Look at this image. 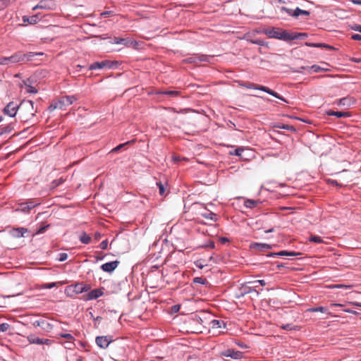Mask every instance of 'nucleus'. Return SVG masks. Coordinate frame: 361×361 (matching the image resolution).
I'll return each instance as SVG.
<instances>
[{
  "label": "nucleus",
  "mask_w": 361,
  "mask_h": 361,
  "mask_svg": "<svg viewBox=\"0 0 361 361\" xmlns=\"http://www.w3.org/2000/svg\"><path fill=\"white\" fill-rule=\"evenodd\" d=\"M264 33L269 38H275L282 40H288V39H293V37L289 36V32L286 30H281L279 28L272 27L264 30Z\"/></svg>",
  "instance_id": "obj_1"
},
{
  "label": "nucleus",
  "mask_w": 361,
  "mask_h": 361,
  "mask_svg": "<svg viewBox=\"0 0 361 361\" xmlns=\"http://www.w3.org/2000/svg\"><path fill=\"white\" fill-rule=\"evenodd\" d=\"M246 87L249 88V89H255V90H262L263 92L268 93L269 94L274 96V97H276L283 102H287V101L286 100V99L284 97H283L279 93H277L276 92H274V90L269 89L267 87L262 86V85H255L253 83H250L247 85H246Z\"/></svg>",
  "instance_id": "obj_2"
},
{
  "label": "nucleus",
  "mask_w": 361,
  "mask_h": 361,
  "mask_svg": "<svg viewBox=\"0 0 361 361\" xmlns=\"http://www.w3.org/2000/svg\"><path fill=\"white\" fill-rule=\"evenodd\" d=\"M249 283L243 284L242 285L237 293V298H240L243 297L244 295L248 294V293H255L256 294V296L259 295V291L256 290V288L257 287V285H255L253 287H251L248 286Z\"/></svg>",
  "instance_id": "obj_3"
},
{
  "label": "nucleus",
  "mask_w": 361,
  "mask_h": 361,
  "mask_svg": "<svg viewBox=\"0 0 361 361\" xmlns=\"http://www.w3.org/2000/svg\"><path fill=\"white\" fill-rule=\"evenodd\" d=\"M20 55H18V51L14 53L11 56L8 57H1L0 58V65H10L13 63H19V59Z\"/></svg>",
  "instance_id": "obj_4"
},
{
  "label": "nucleus",
  "mask_w": 361,
  "mask_h": 361,
  "mask_svg": "<svg viewBox=\"0 0 361 361\" xmlns=\"http://www.w3.org/2000/svg\"><path fill=\"white\" fill-rule=\"evenodd\" d=\"M112 63L109 61H97L92 63L87 70H97V69H103L105 68H111Z\"/></svg>",
  "instance_id": "obj_5"
},
{
  "label": "nucleus",
  "mask_w": 361,
  "mask_h": 361,
  "mask_svg": "<svg viewBox=\"0 0 361 361\" xmlns=\"http://www.w3.org/2000/svg\"><path fill=\"white\" fill-rule=\"evenodd\" d=\"M19 108L18 104L11 102H9L4 108V114L9 116L10 117H14L16 115L17 111Z\"/></svg>",
  "instance_id": "obj_6"
},
{
  "label": "nucleus",
  "mask_w": 361,
  "mask_h": 361,
  "mask_svg": "<svg viewBox=\"0 0 361 361\" xmlns=\"http://www.w3.org/2000/svg\"><path fill=\"white\" fill-rule=\"evenodd\" d=\"M42 54H43L40 52H29L27 54H24L22 51H18V55H20L19 56V63H25L27 61H32L34 56Z\"/></svg>",
  "instance_id": "obj_7"
},
{
  "label": "nucleus",
  "mask_w": 361,
  "mask_h": 361,
  "mask_svg": "<svg viewBox=\"0 0 361 361\" xmlns=\"http://www.w3.org/2000/svg\"><path fill=\"white\" fill-rule=\"evenodd\" d=\"M95 341L99 348L105 349L112 342V339L111 336H97Z\"/></svg>",
  "instance_id": "obj_8"
},
{
  "label": "nucleus",
  "mask_w": 361,
  "mask_h": 361,
  "mask_svg": "<svg viewBox=\"0 0 361 361\" xmlns=\"http://www.w3.org/2000/svg\"><path fill=\"white\" fill-rule=\"evenodd\" d=\"M28 232V230L23 227H19L16 228H12L9 231V234L16 238L24 237L25 234Z\"/></svg>",
  "instance_id": "obj_9"
},
{
  "label": "nucleus",
  "mask_w": 361,
  "mask_h": 361,
  "mask_svg": "<svg viewBox=\"0 0 361 361\" xmlns=\"http://www.w3.org/2000/svg\"><path fill=\"white\" fill-rule=\"evenodd\" d=\"M118 264V261L106 262L101 266V269L105 272L111 273L116 269Z\"/></svg>",
  "instance_id": "obj_10"
},
{
  "label": "nucleus",
  "mask_w": 361,
  "mask_h": 361,
  "mask_svg": "<svg viewBox=\"0 0 361 361\" xmlns=\"http://www.w3.org/2000/svg\"><path fill=\"white\" fill-rule=\"evenodd\" d=\"M299 255H300L299 252H293V251L283 250V251H280V252H271V253L268 254L267 256L268 257H274V256L296 257V256H298Z\"/></svg>",
  "instance_id": "obj_11"
},
{
  "label": "nucleus",
  "mask_w": 361,
  "mask_h": 361,
  "mask_svg": "<svg viewBox=\"0 0 361 361\" xmlns=\"http://www.w3.org/2000/svg\"><path fill=\"white\" fill-rule=\"evenodd\" d=\"M242 352L235 350L233 349H227L222 355L225 357H230L233 359H240L242 357Z\"/></svg>",
  "instance_id": "obj_12"
},
{
  "label": "nucleus",
  "mask_w": 361,
  "mask_h": 361,
  "mask_svg": "<svg viewBox=\"0 0 361 361\" xmlns=\"http://www.w3.org/2000/svg\"><path fill=\"white\" fill-rule=\"evenodd\" d=\"M111 42L112 44H123V45L128 47V46L131 45L133 42L128 38H121V37H114L112 39V40L111 41Z\"/></svg>",
  "instance_id": "obj_13"
},
{
  "label": "nucleus",
  "mask_w": 361,
  "mask_h": 361,
  "mask_svg": "<svg viewBox=\"0 0 361 361\" xmlns=\"http://www.w3.org/2000/svg\"><path fill=\"white\" fill-rule=\"evenodd\" d=\"M103 295V292L101 289H94L90 291L86 295L85 300H92L99 298Z\"/></svg>",
  "instance_id": "obj_14"
},
{
  "label": "nucleus",
  "mask_w": 361,
  "mask_h": 361,
  "mask_svg": "<svg viewBox=\"0 0 361 361\" xmlns=\"http://www.w3.org/2000/svg\"><path fill=\"white\" fill-rule=\"evenodd\" d=\"M90 290V286L88 284H85L83 283H76L74 286V291L78 293H82L84 292H87Z\"/></svg>",
  "instance_id": "obj_15"
},
{
  "label": "nucleus",
  "mask_w": 361,
  "mask_h": 361,
  "mask_svg": "<svg viewBox=\"0 0 361 361\" xmlns=\"http://www.w3.org/2000/svg\"><path fill=\"white\" fill-rule=\"evenodd\" d=\"M75 100L76 97L73 95H71L62 97L59 102H61V106L63 109L65 106L72 104Z\"/></svg>",
  "instance_id": "obj_16"
},
{
  "label": "nucleus",
  "mask_w": 361,
  "mask_h": 361,
  "mask_svg": "<svg viewBox=\"0 0 361 361\" xmlns=\"http://www.w3.org/2000/svg\"><path fill=\"white\" fill-rule=\"evenodd\" d=\"M22 86L25 87V91L30 94H36L37 92V89L31 85L30 79H27L23 81Z\"/></svg>",
  "instance_id": "obj_17"
},
{
  "label": "nucleus",
  "mask_w": 361,
  "mask_h": 361,
  "mask_svg": "<svg viewBox=\"0 0 361 361\" xmlns=\"http://www.w3.org/2000/svg\"><path fill=\"white\" fill-rule=\"evenodd\" d=\"M40 19V17L38 14L33 15L32 16H23V23H28L29 24L34 25L36 24Z\"/></svg>",
  "instance_id": "obj_18"
},
{
  "label": "nucleus",
  "mask_w": 361,
  "mask_h": 361,
  "mask_svg": "<svg viewBox=\"0 0 361 361\" xmlns=\"http://www.w3.org/2000/svg\"><path fill=\"white\" fill-rule=\"evenodd\" d=\"M251 247L258 250H265L271 249V246L267 243H255L252 244Z\"/></svg>",
  "instance_id": "obj_19"
},
{
  "label": "nucleus",
  "mask_w": 361,
  "mask_h": 361,
  "mask_svg": "<svg viewBox=\"0 0 361 361\" xmlns=\"http://www.w3.org/2000/svg\"><path fill=\"white\" fill-rule=\"evenodd\" d=\"M329 116H336L337 118L342 117H348L350 116V114L345 111H329L327 112Z\"/></svg>",
  "instance_id": "obj_20"
},
{
  "label": "nucleus",
  "mask_w": 361,
  "mask_h": 361,
  "mask_svg": "<svg viewBox=\"0 0 361 361\" xmlns=\"http://www.w3.org/2000/svg\"><path fill=\"white\" fill-rule=\"evenodd\" d=\"M27 341L31 344L42 345V338L36 337L33 335L27 336Z\"/></svg>",
  "instance_id": "obj_21"
},
{
  "label": "nucleus",
  "mask_w": 361,
  "mask_h": 361,
  "mask_svg": "<svg viewBox=\"0 0 361 361\" xmlns=\"http://www.w3.org/2000/svg\"><path fill=\"white\" fill-rule=\"evenodd\" d=\"M37 9L49 10L51 9V7L48 6L46 1H41L37 5L32 8V11H35Z\"/></svg>",
  "instance_id": "obj_22"
},
{
  "label": "nucleus",
  "mask_w": 361,
  "mask_h": 361,
  "mask_svg": "<svg viewBox=\"0 0 361 361\" xmlns=\"http://www.w3.org/2000/svg\"><path fill=\"white\" fill-rule=\"evenodd\" d=\"M259 204V201L253 200H246L244 202L245 207L247 208L252 209L255 207Z\"/></svg>",
  "instance_id": "obj_23"
},
{
  "label": "nucleus",
  "mask_w": 361,
  "mask_h": 361,
  "mask_svg": "<svg viewBox=\"0 0 361 361\" xmlns=\"http://www.w3.org/2000/svg\"><path fill=\"white\" fill-rule=\"evenodd\" d=\"M310 13L305 10H302L299 7H297L294 10L293 17L298 18L300 15L310 16Z\"/></svg>",
  "instance_id": "obj_24"
},
{
  "label": "nucleus",
  "mask_w": 361,
  "mask_h": 361,
  "mask_svg": "<svg viewBox=\"0 0 361 361\" xmlns=\"http://www.w3.org/2000/svg\"><path fill=\"white\" fill-rule=\"evenodd\" d=\"M211 325L213 329H221L222 326H225V323L223 321L214 319L211 322Z\"/></svg>",
  "instance_id": "obj_25"
},
{
  "label": "nucleus",
  "mask_w": 361,
  "mask_h": 361,
  "mask_svg": "<svg viewBox=\"0 0 361 361\" xmlns=\"http://www.w3.org/2000/svg\"><path fill=\"white\" fill-rule=\"evenodd\" d=\"M289 36L294 37L293 39H288V40H293L297 39H305L307 37V34L300 32V33H289Z\"/></svg>",
  "instance_id": "obj_26"
},
{
  "label": "nucleus",
  "mask_w": 361,
  "mask_h": 361,
  "mask_svg": "<svg viewBox=\"0 0 361 361\" xmlns=\"http://www.w3.org/2000/svg\"><path fill=\"white\" fill-rule=\"evenodd\" d=\"M198 62H210V60L213 58V56L197 54Z\"/></svg>",
  "instance_id": "obj_27"
},
{
  "label": "nucleus",
  "mask_w": 361,
  "mask_h": 361,
  "mask_svg": "<svg viewBox=\"0 0 361 361\" xmlns=\"http://www.w3.org/2000/svg\"><path fill=\"white\" fill-rule=\"evenodd\" d=\"M34 324L35 326H41L44 329H46L47 326H49V324L45 319L37 320L35 322Z\"/></svg>",
  "instance_id": "obj_28"
},
{
  "label": "nucleus",
  "mask_w": 361,
  "mask_h": 361,
  "mask_svg": "<svg viewBox=\"0 0 361 361\" xmlns=\"http://www.w3.org/2000/svg\"><path fill=\"white\" fill-rule=\"evenodd\" d=\"M309 312H320L322 313H329L328 309L324 307H312L307 310Z\"/></svg>",
  "instance_id": "obj_29"
},
{
  "label": "nucleus",
  "mask_w": 361,
  "mask_h": 361,
  "mask_svg": "<svg viewBox=\"0 0 361 361\" xmlns=\"http://www.w3.org/2000/svg\"><path fill=\"white\" fill-rule=\"evenodd\" d=\"M16 211L26 213V212H28L30 210H29L28 207H27L26 202H22L18 205V207L16 208Z\"/></svg>",
  "instance_id": "obj_30"
},
{
  "label": "nucleus",
  "mask_w": 361,
  "mask_h": 361,
  "mask_svg": "<svg viewBox=\"0 0 361 361\" xmlns=\"http://www.w3.org/2000/svg\"><path fill=\"white\" fill-rule=\"evenodd\" d=\"M80 240L82 243L87 245L90 243L91 238L85 233H83L80 237Z\"/></svg>",
  "instance_id": "obj_31"
},
{
  "label": "nucleus",
  "mask_w": 361,
  "mask_h": 361,
  "mask_svg": "<svg viewBox=\"0 0 361 361\" xmlns=\"http://www.w3.org/2000/svg\"><path fill=\"white\" fill-rule=\"evenodd\" d=\"M305 45L307 46V47H327V48H329V49L332 48L331 47H330L329 45H326V44H322V43L306 42Z\"/></svg>",
  "instance_id": "obj_32"
},
{
  "label": "nucleus",
  "mask_w": 361,
  "mask_h": 361,
  "mask_svg": "<svg viewBox=\"0 0 361 361\" xmlns=\"http://www.w3.org/2000/svg\"><path fill=\"white\" fill-rule=\"evenodd\" d=\"M202 216L205 219H210L212 221H216V214L212 212H207L205 213H202Z\"/></svg>",
  "instance_id": "obj_33"
},
{
  "label": "nucleus",
  "mask_w": 361,
  "mask_h": 361,
  "mask_svg": "<svg viewBox=\"0 0 361 361\" xmlns=\"http://www.w3.org/2000/svg\"><path fill=\"white\" fill-rule=\"evenodd\" d=\"M56 109H63L62 106H61V102H59V100L54 104H51L49 106V109L50 111H52Z\"/></svg>",
  "instance_id": "obj_34"
},
{
  "label": "nucleus",
  "mask_w": 361,
  "mask_h": 361,
  "mask_svg": "<svg viewBox=\"0 0 361 361\" xmlns=\"http://www.w3.org/2000/svg\"><path fill=\"white\" fill-rule=\"evenodd\" d=\"M310 241L314 243H323V240L322 239V238L319 236H317V235H311L310 238Z\"/></svg>",
  "instance_id": "obj_35"
},
{
  "label": "nucleus",
  "mask_w": 361,
  "mask_h": 361,
  "mask_svg": "<svg viewBox=\"0 0 361 361\" xmlns=\"http://www.w3.org/2000/svg\"><path fill=\"white\" fill-rule=\"evenodd\" d=\"M159 94H166V95H169V96H171V97H175V96H177L178 94V91H173V90H169V91L160 92Z\"/></svg>",
  "instance_id": "obj_36"
},
{
  "label": "nucleus",
  "mask_w": 361,
  "mask_h": 361,
  "mask_svg": "<svg viewBox=\"0 0 361 361\" xmlns=\"http://www.w3.org/2000/svg\"><path fill=\"white\" fill-rule=\"evenodd\" d=\"M185 61L190 63H198L197 55H195L190 57H188L185 59Z\"/></svg>",
  "instance_id": "obj_37"
},
{
  "label": "nucleus",
  "mask_w": 361,
  "mask_h": 361,
  "mask_svg": "<svg viewBox=\"0 0 361 361\" xmlns=\"http://www.w3.org/2000/svg\"><path fill=\"white\" fill-rule=\"evenodd\" d=\"M193 282L195 283L206 284L207 283V281L202 277H195L193 279Z\"/></svg>",
  "instance_id": "obj_38"
},
{
  "label": "nucleus",
  "mask_w": 361,
  "mask_h": 361,
  "mask_svg": "<svg viewBox=\"0 0 361 361\" xmlns=\"http://www.w3.org/2000/svg\"><path fill=\"white\" fill-rule=\"evenodd\" d=\"M10 329V325L8 323L0 324V332L7 331Z\"/></svg>",
  "instance_id": "obj_39"
},
{
  "label": "nucleus",
  "mask_w": 361,
  "mask_h": 361,
  "mask_svg": "<svg viewBox=\"0 0 361 361\" xmlns=\"http://www.w3.org/2000/svg\"><path fill=\"white\" fill-rule=\"evenodd\" d=\"M157 185L159 188V193L160 195H164L165 193L164 185L161 183V182L157 183Z\"/></svg>",
  "instance_id": "obj_40"
},
{
  "label": "nucleus",
  "mask_w": 361,
  "mask_h": 361,
  "mask_svg": "<svg viewBox=\"0 0 361 361\" xmlns=\"http://www.w3.org/2000/svg\"><path fill=\"white\" fill-rule=\"evenodd\" d=\"M244 149L243 148H237L234 150L233 152H231V154L233 155H235V156H238V157H241L242 156V153L244 152Z\"/></svg>",
  "instance_id": "obj_41"
},
{
  "label": "nucleus",
  "mask_w": 361,
  "mask_h": 361,
  "mask_svg": "<svg viewBox=\"0 0 361 361\" xmlns=\"http://www.w3.org/2000/svg\"><path fill=\"white\" fill-rule=\"evenodd\" d=\"M26 204H27V207H28L29 210H30L31 209L35 207L36 206L39 205V202H35L32 200H30L29 202H26Z\"/></svg>",
  "instance_id": "obj_42"
},
{
  "label": "nucleus",
  "mask_w": 361,
  "mask_h": 361,
  "mask_svg": "<svg viewBox=\"0 0 361 361\" xmlns=\"http://www.w3.org/2000/svg\"><path fill=\"white\" fill-rule=\"evenodd\" d=\"M308 68L312 70L313 72L314 73H318V72H320L323 70H324L323 68L320 67L319 66H317V65H313L310 67H308Z\"/></svg>",
  "instance_id": "obj_43"
},
{
  "label": "nucleus",
  "mask_w": 361,
  "mask_h": 361,
  "mask_svg": "<svg viewBox=\"0 0 361 361\" xmlns=\"http://www.w3.org/2000/svg\"><path fill=\"white\" fill-rule=\"evenodd\" d=\"M281 328L284 330H287V331H291V330H295L297 329V327L296 326H293L292 324H285V325H282L281 326Z\"/></svg>",
  "instance_id": "obj_44"
},
{
  "label": "nucleus",
  "mask_w": 361,
  "mask_h": 361,
  "mask_svg": "<svg viewBox=\"0 0 361 361\" xmlns=\"http://www.w3.org/2000/svg\"><path fill=\"white\" fill-rule=\"evenodd\" d=\"M56 284L57 283L55 282L49 283H44V284L42 285V288H45V289H51L52 288L56 287Z\"/></svg>",
  "instance_id": "obj_45"
},
{
  "label": "nucleus",
  "mask_w": 361,
  "mask_h": 361,
  "mask_svg": "<svg viewBox=\"0 0 361 361\" xmlns=\"http://www.w3.org/2000/svg\"><path fill=\"white\" fill-rule=\"evenodd\" d=\"M49 224H47V225H45L44 226H41L40 228H39L37 229V231H36L35 234L38 235V234H42V233H44L45 231L47 230V228H49Z\"/></svg>",
  "instance_id": "obj_46"
},
{
  "label": "nucleus",
  "mask_w": 361,
  "mask_h": 361,
  "mask_svg": "<svg viewBox=\"0 0 361 361\" xmlns=\"http://www.w3.org/2000/svg\"><path fill=\"white\" fill-rule=\"evenodd\" d=\"M281 11L282 12H286V13H288L289 16H293V13H294V10H292V9H290V8H288L286 7H281Z\"/></svg>",
  "instance_id": "obj_47"
},
{
  "label": "nucleus",
  "mask_w": 361,
  "mask_h": 361,
  "mask_svg": "<svg viewBox=\"0 0 361 361\" xmlns=\"http://www.w3.org/2000/svg\"><path fill=\"white\" fill-rule=\"evenodd\" d=\"M68 258V255L67 253H65V252H61L59 254V257H58V260L59 262H64L65 260H66Z\"/></svg>",
  "instance_id": "obj_48"
},
{
  "label": "nucleus",
  "mask_w": 361,
  "mask_h": 361,
  "mask_svg": "<svg viewBox=\"0 0 361 361\" xmlns=\"http://www.w3.org/2000/svg\"><path fill=\"white\" fill-rule=\"evenodd\" d=\"M250 42L252 44H257V45H259V46H264L266 44L264 41H263L262 39H255V40H251Z\"/></svg>",
  "instance_id": "obj_49"
},
{
  "label": "nucleus",
  "mask_w": 361,
  "mask_h": 361,
  "mask_svg": "<svg viewBox=\"0 0 361 361\" xmlns=\"http://www.w3.org/2000/svg\"><path fill=\"white\" fill-rule=\"evenodd\" d=\"M60 336L68 339V341H74V337L70 334H61Z\"/></svg>",
  "instance_id": "obj_50"
},
{
  "label": "nucleus",
  "mask_w": 361,
  "mask_h": 361,
  "mask_svg": "<svg viewBox=\"0 0 361 361\" xmlns=\"http://www.w3.org/2000/svg\"><path fill=\"white\" fill-rule=\"evenodd\" d=\"M280 128L282 129L288 130L293 131V132L295 131V128L294 126H290V125H283Z\"/></svg>",
  "instance_id": "obj_51"
},
{
  "label": "nucleus",
  "mask_w": 361,
  "mask_h": 361,
  "mask_svg": "<svg viewBox=\"0 0 361 361\" xmlns=\"http://www.w3.org/2000/svg\"><path fill=\"white\" fill-rule=\"evenodd\" d=\"M129 142H127L126 143H123V144H121L119 145H118L117 147H114L112 150H111V152H118L121 149H122L125 145H128Z\"/></svg>",
  "instance_id": "obj_52"
},
{
  "label": "nucleus",
  "mask_w": 361,
  "mask_h": 361,
  "mask_svg": "<svg viewBox=\"0 0 361 361\" xmlns=\"http://www.w3.org/2000/svg\"><path fill=\"white\" fill-rule=\"evenodd\" d=\"M350 29L361 33V25L358 24H354L350 26Z\"/></svg>",
  "instance_id": "obj_53"
},
{
  "label": "nucleus",
  "mask_w": 361,
  "mask_h": 361,
  "mask_svg": "<svg viewBox=\"0 0 361 361\" xmlns=\"http://www.w3.org/2000/svg\"><path fill=\"white\" fill-rule=\"evenodd\" d=\"M247 283H252V284L259 283V285H261L262 286L266 285V282L264 280H257V281H249V282H247Z\"/></svg>",
  "instance_id": "obj_54"
},
{
  "label": "nucleus",
  "mask_w": 361,
  "mask_h": 361,
  "mask_svg": "<svg viewBox=\"0 0 361 361\" xmlns=\"http://www.w3.org/2000/svg\"><path fill=\"white\" fill-rule=\"evenodd\" d=\"M107 246H108V240H103L100 245H99V247L102 249V250H106L107 248Z\"/></svg>",
  "instance_id": "obj_55"
},
{
  "label": "nucleus",
  "mask_w": 361,
  "mask_h": 361,
  "mask_svg": "<svg viewBox=\"0 0 361 361\" xmlns=\"http://www.w3.org/2000/svg\"><path fill=\"white\" fill-rule=\"evenodd\" d=\"M65 347L68 349H72L74 347L73 341H68L66 343Z\"/></svg>",
  "instance_id": "obj_56"
},
{
  "label": "nucleus",
  "mask_w": 361,
  "mask_h": 361,
  "mask_svg": "<svg viewBox=\"0 0 361 361\" xmlns=\"http://www.w3.org/2000/svg\"><path fill=\"white\" fill-rule=\"evenodd\" d=\"M351 38L354 40L361 41V35L354 34L351 36Z\"/></svg>",
  "instance_id": "obj_57"
},
{
  "label": "nucleus",
  "mask_w": 361,
  "mask_h": 361,
  "mask_svg": "<svg viewBox=\"0 0 361 361\" xmlns=\"http://www.w3.org/2000/svg\"><path fill=\"white\" fill-rule=\"evenodd\" d=\"M52 341L51 340H49V339H44V338H42V345L44 344V345H49L52 343Z\"/></svg>",
  "instance_id": "obj_58"
},
{
  "label": "nucleus",
  "mask_w": 361,
  "mask_h": 361,
  "mask_svg": "<svg viewBox=\"0 0 361 361\" xmlns=\"http://www.w3.org/2000/svg\"><path fill=\"white\" fill-rule=\"evenodd\" d=\"M112 13V11H104L101 13V16L103 18H106Z\"/></svg>",
  "instance_id": "obj_59"
},
{
  "label": "nucleus",
  "mask_w": 361,
  "mask_h": 361,
  "mask_svg": "<svg viewBox=\"0 0 361 361\" xmlns=\"http://www.w3.org/2000/svg\"><path fill=\"white\" fill-rule=\"evenodd\" d=\"M180 310V305H176L172 307V310L173 312H178Z\"/></svg>",
  "instance_id": "obj_60"
},
{
  "label": "nucleus",
  "mask_w": 361,
  "mask_h": 361,
  "mask_svg": "<svg viewBox=\"0 0 361 361\" xmlns=\"http://www.w3.org/2000/svg\"><path fill=\"white\" fill-rule=\"evenodd\" d=\"M75 68H76L75 71L79 72L82 68H85V66H81V65H77Z\"/></svg>",
  "instance_id": "obj_61"
},
{
  "label": "nucleus",
  "mask_w": 361,
  "mask_h": 361,
  "mask_svg": "<svg viewBox=\"0 0 361 361\" xmlns=\"http://www.w3.org/2000/svg\"><path fill=\"white\" fill-rule=\"evenodd\" d=\"M173 159L175 162H178V161H180L181 159L179 156H173Z\"/></svg>",
  "instance_id": "obj_62"
},
{
  "label": "nucleus",
  "mask_w": 361,
  "mask_h": 361,
  "mask_svg": "<svg viewBox=\"0 0 361 361\" xmlns=\"http://www.w3.org/2000/svg\"><path fill=\"white\" fill-rule=\"evenodd\" d=\"M353 4L361 5V0H352Z\"/></svg>",
  "instance_id": "obj_63"
},
{
  "label": "nucleus",
  "mask_w": 361,
  "mask_h": 361,
  "mask_svg": "<svg viewBox=\"0 0 361 361\" xmlns=\"http://www.w3.org/2000/svg\"><path fill=\"white\" fill-rule=\"evenodd\" d=\"M345 312L348 313H350V314H356L357 313L355 310H346Z\"/></svg>",
  "instance_id": "obj_64"
}]
</instances>
